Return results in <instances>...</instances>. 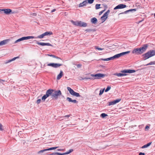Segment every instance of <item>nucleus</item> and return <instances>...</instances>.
<instances>
[{
  "mask_svg": "<svg viewBox=\"0 0 155 155\" xmlns=\"http://www.w3.org/2000/svg\"><path fill=\"white\" fill-rule=\"evenodd\" d=\"M145 51V44H144L143 46L139 48L134 49L132 51L133 54H141Z\"/></svg>",
  "mask_w": 155,
  "mask_h": 155,
  "instance_id": "nucleus-1",
  "label": "nucleus"
},
{
  "mask_svg": "<svg viewBox=\"0 0 155 155\" xmlns=\"http://www.w3.org/2000/svg\"><path fill=\"white\" fill-rule=\"evenodd\" d=\"M61 92L60 90H54V91L53 92L52 95H51V98L53 99L57 100L58 98V96L61 95Z\"/></svg>",
  "mask_w": 155,
  "mask_h": 155,
  "instance_id": "nucleus-2",
  "label": "nucleus"
},
{
  "mask_svg": "<svg viewBox=\"0 0 155 155\" xmlns=\"http://www.w3.org/2000/svg\"><path fill=\"white\" fill-rule=\"evenodd\" d=\"M67 89L69 91L70 93L72 95L76 97H80L81 96L79 93L75 92L73 89L69 87H67Z\"/></svg>",
  "mask_w": 155,
  "mask_h": 155,
  "instance_id": "nucleus-3",
  "label": "nucleus"
},
{
  "mask_svg": "<svg viewBox=\"0 0 155 155\" xmlns=\"http://www.w3.org/2000/svg\"><path fill=\"white\" fill-rule=\"evenodd\" d=\"M35 37L34 36H28L26 37H23L22 38H20L17 40H16L14 42L15 44L16 43L18 42L21 41H23L25 40H28L30 39L35 38Z\"/></svg>",
  "mask_w": 155,
  "mask_h": 155,
  "instance_id": "nucleus-4",
  "label": "nucleus"
},
{
  "mask_svg": "<svg viewBox=\"0 0 155 155\" xmlns=\"http://www.w3.org/2000/svg\"><path fill=\"white\" fill-rule=\"evenodd\" d=\"M91 76L94 77L95 79H100L101 78H104V77L106 76V75L103 74L98 73L95 74H91Z\"/></svg>",
  "mask_w": 155,
  "mask_h": 155,
  "instance_id": "nucleus-5",
  "label": "nucleus"
},
{
  "mask_svg": "<svg viewBox=\"0 0 155 155\" xmlns=\"http://www.w3.org/2000/svg\"><path fill=\"white\" fill-rule=\"evenodd\" d=\"M155 55V50H151L146 53V59Z\"/></svg>",
  "mask_w": 155,
  "mask_h": 155,
  "instance_id": "nucleus-6",
  "label": "nucleus"
},
{
  "mask_svg": "<svg viewBox=\"0 0 155 155\" xmlns=\"http://www.w3.org/2000/svg\"><path fill=\"white\" fill-rule=\"evenodd\" d=\"M135 71L134 70L131 69H125L121 71V72L122 73H132L135 72Z\"/></svg>",
  "mask_w": 155,
  "mask_h": 155,
  "instance_id": "nucleus-7",
  "label": "nucleus"
},
{
  "mask_svg": "<svg viewBox=\"0 0 155 155\" xmlns=\"http://www.w3.org/2000/svg\"><path fill=\"white\" fill-rule=\"evenodd\" d=\"M127 7L126 5L123 4H120L116 6L114 8V9L116 10L118 9H122L126 8Z\"/></svg>",
  "mask_w": 155,
  "mask_h": 155,
  "instance_id": "nucleus-8",
  "label": "nucleus"
},
{
  "mask_svg": "<svg viewBox=\"0 0 155 155\" xmlns=\"http://www.w3.org/2000/svg\"><path fill=\"white\" fill-rule=\"evenodd\" d=\"M54 91V90L51 89H49L48 90L46 93V94H47L48 97H49L50 96L52 95L53 92Z\"/></svg>",
  "mask_w": 155,
  "mask_h": 155,
  "instance_id": "nucleus-9",
  "label": "nucleus"
},
{
  "mask_svg": "<svg viewBox=\"0 0 155 155\" xmlns=\"http://www.w3.org/2000/svg\"><path fill=\"white\" fill-rule=\"evenodd\" d=\"M4 13L6 15L10 14L12 12L11 9L9 8H3V11Z\"/></svg>",
  "mask_w": 155,
  "mask_h": 155,
  "instance_id": "nucleus-10",
  "label": "nucleus"
},
{
  "mask_svg": "<svg viewBox=\"0 0 155 155\" xmlns=\"http://www.w3.org/2000/svg\"><path fill=\"white\" fill-rule=\"evenodd\" d=\"M38 45H41V46H43L45 45H47L49 46H52V45L49 43H45L43 42H38L36 43Z\"/></svg>",
  "mask_w": 155,
  "mask_h": 155,
  "instance_id": "nucleus-11",
  "label": "nucleus"
},
{
  "mask_svg": "<svg viewBox=\"0 0 155 155\" xmlns=\"http://www.w3.org/2000/svg\"><path fill=\"white\" fill-rule=\"evenodd\" d=\"M9 41V39H5L0 42V46L3 45L7 44Z\"/></svg>",
  "mask_w": 155,
  "mask_h": 155,
  "instance_id": "nucleus-12",
  "label": "nucleus"
},
{
  "mask_svg": "<svg viewBox=\"0 0 155 155\" xmlns=\"http://www.w3.org/2000/svg\"><path fill=\"white\" fill-rule=\"evenodd\" d=\"M66 100L69 102H72L74 103H77L78 102L76 100H72L71 98L69 97L67 98Z\"/></svg>",
  "mask_w": 155,
  "mask_h": 155,
  "instance_id": "nucleus-13",
  "label": "nucleus"
},
{
  "mask_svg": "<svg viewBox=\"0 0 155 155\" xmlns=\"http://www.w3.org/2000/svg\"><path fill=\"white\" fill-rule=\"evenodd\" d=\"M113 75L115 76H117L118 77H119L126 76L127 75V74H126L125 73H115L113 74Z\"/></svg>",
  "mask_w": 155,
  "mask_h": 155,
  "instance_id": "nucleus-14",
  "label": "nucleus"
},
{
  "mask_svg": "<svg viewBox=\"0 0 155 155\" xmlns=\"http://www.w3.org/2000/svg\"><path fill=\"white\" fill-rule=\"evenodd\" d=\"M87 4V1L85 0L84 1L80 3L78 5L79 7H82L84 6H86Z\"/></svg>",
  "mask_w": 155,
  "mask_h": 155,
  "instance_id": "nucleus-15",
  "label": "nucleus"
},
{
  "mask_svg": "<svg viewBox=\"0 0 155 155\" xmlns=\"http://www.w3.org/2000/svg\"><path fill=\"white\" fill-rule=\"evenodd\" d=\"M87 26V24L86 23L82 22L81 21H79V26L81 27H86Z\"/></svg>",
  "mask_w": 155,
  "mask_h": 155,
  "instance_id": "nucleus-16",
  "label": "nucleus"
},
{
  "mask_svg": "<svg viewBox=\"0 0 155 155\" xmlns=\"http://www.w3.org/2000/svg\"><path fill=\"white\" fill-rule=\"evenodd\" d=\"M18 58H19L18 57H15L11 59L6 60L5 61V63L7 64V63H9L15 60V59H16Z\"/></svg>",
  "mask_w": 155,
  "mask_h": 155,
  "instance_id": "nucleus-17",
  "label": "nucleus"
},
{
  "mask_svg": "<svg viewBox=\"0 0 155 155\" xmlns=\"http://www.w3.org/2000/svg\"><path fill=\"white\" fill-rule=\"evenodd\" d=\"M91 22L93 24H95L97 22V19L95 17H94V18H92L91 19Z\"/></svg>",
  "mask_w": 155,
  "mask_h": 155,
  "instance_id": "nucleus-18",
  "label": "nucleus"
},
{
  "mask_svg": "<svg viewBox=\"0 0 155 155\" xmlns=\"http://www.w3.org/2000/svg\"><path fill=\"white\" fill-rule=\"evenodd\" d=\"M63 72L62 71H61L60 73L58 75V76L57 77V80H59L62 77L63 75Z\"/></svg>",
  "mask_w": 155,
  "mask_h": 155,
  "instance_id": "nucleus-19",
  "label": "nucleus"
},
{
  "mask_svg": "<svg viewBox=\"0 0 155 155\" xmlns=\"http://www.w3.org/2000/svg\"><path fill=\"white\" fill-rule=\"evenodd\" d=\"M62 65V64L54 63L53 67L54 68H57Z\"/></svg>",
  "mask_w": 155,
  "mask_h": 155,
  "instance_id": "nucleus-20",
  "label": "nucleus"
},
{
  "mask_svg": "<svg viewBox=\"0 0 155 155\" xmlns=\"http://www.w3.org/2000/svg\"><path fill=\"white\" fill-rule=\"evenodd\" d=\"M113 60H114V59L113 57V56H112V57H110L108 58H105V59L102 58L101 59V60H103L104 61H108Z\"/></svg>",
  "mask_w": 155,
  "mask_h": 155,
  "instance_id": "nucleus-21",
  "label": "nucleus"
},
{
  "mask_svg": "<svg viewBox=\"0 0 155 155\" xmlns=\"http://www.w3.org/2000/svg\"><path fill=\"white\" fill-rule=\"evenodd\" d=\"M110 12V10H108L106 12H105L104 14V15L105 16H106V17H105V18H104V21H105L107 19V16L109 14V13Z\"/></svg>",
  "mask_w": 155,
  "mask_h": 155,
  "instance_id": "nucleus-22",
  "label": "nucleus"
},
{
  "mask_svg": "<svg viewBox=\"0 0 155 155\" xmlns=\"http://www.w3.org/2000/svg\"><path fill=\"white\" fill-rule=\"evenodd\" d=\"M130 52V51H127L124 52H123L122 53H120L119 54V56H120V57L123 56L125 54H128Z\"/></svg>",
  "mask_w": 155,
  "mask_h": 155,
  "instance_id": "nucleus-23",
  "label": "nucleus"
},
{
  "mask_svg": "<svg viewBox=\"0 0 155 155\" xmlns=\"http://www.w3.org/2000/svg\"><path fill=\"white\" fill-rule=\"evenodd\" d=\"M71 22L74 25L79 26V21H74L73 20H72Z\"/></svg>",
  "mask_w": 155,
  "mask_h": 155,
  "instance_id": "nucleus-24",
  "label": "nucleus"
},
{
  "mask_svg": "<svg viewBox=\"0 0 155 155\" xmlns=\"http://www.w3.org/2000/svg\"><path fill=\"white\" fill-rule=\"evenodd\" d=\"M45 36L47 35H50L53 34V33L51 31L48 32L47 31L44 33Z\"/></svg>",
  "mask_w": 155,
  "mask_h": 155,
  "instance_id": "nucleus-25",
  "label": "nucleus"
},
{
  "mask_svg": "<svg viewBox=\"0 0 155 155\" xmlns=\"http://www.w3.org/2000/svg\"><path fill=\"white\" fill-rule=\"evenodd\" d=\"M48 97L47 96V94H45L42 97V100L43 101H44L45 99Z\"/></svg>",
  "mask_w": 155,
  "mask_h": 155,
  "instance_id": "nucleus-26",
  "label": "nucleus"
},
{
  "mask_svg": "<svg viewBox=\"0 0 155 155\" xmlns=\"http://www.w3.org/2000/svg\"><path fill=\"white\" fill-rule=\"evenodd\" d=\"M73 151V149H70L68 151L64 153V155L68 154H69L70 153L72 152Z\"/></svg>",
  "mask_w": 155,
  "mask_h": 155,
  "instance_id": "nucleus-27",
  "label": "nucleus"
},
{
  "mask_svg": "<svg viewBox=\"0 0 155 155\" xmlns=\"http://www.w3.org/2000/svg\"><path fill=\"white\" fill-rule=\"evenodd\" d=\"M155 64V61H151L149 63H148L146 64V66L151 65H154Z\"/></svg>",
  "mask_w": 155,
  "mask_h": 155,
  "instance_id": "nucleus-28",
  "label": "nucleus"
},
{
  "mask_svg": "<svg viewBox=\"0 0 155 155\" xmlns=\"http://www.w3.org/2000/svg\"><path fill=\"white\" fill-rule=\"evenodd\" d=\"M113 57L114 59L116 58H119V57H120V56H119V54H118L113 56Z\"/></svg>",
  "mask_w": 155,
  "mask_h": 155,
  "instance_id": "nucleus-29",
  "label": "nucleus"
},
{
  "mask_svg": "<svg viewBox=\"0 0 155 155\" xmlns=\"http://www.w3.org/2000/svg\"><path fill=\"white\" fill-rule=\"evenodd\" d=\"M101 5V4H97L95 5V9H98L100 8H101V7L100 6Z\"/></svg>",
  "mask_w": 155,
  "mask_h": 155,
  "instance_id": "nucleus-30",
  "label": "nucleus"
},
{
  "mask_svg": "<svg viewBox=\"0 0 155 155\" xmlns=\"http://www.w3.org/2000/svg\"><path fill=\"white\" fill-rule=\"evenodd\" d=\"M121 101L120 99H117L114 101L115 104Z\"/></svg>",
  "mask_w": 155,
  "mask_h": 155,
  "instance_id": "nucleus-31",
  "label": "nucleus"
},
{
  "mask_svg": "<svg viewBox=\"0 0 155 155\" xmlns=\"http://www.w3.org/2000/svg\"><path fill=\"white\" fill-rule=\"evenodd\" d=\"M107 116L108 115L105 113H102L101 114V117L103 118Z\"/></svg>",
  "mask_w": 155,
  "mask_h": 155,
  "instance_id": "nucleus-32",
  "label": "nucleus"
},
{
  "mask_svg": "<svg viewBox=\"0 0 155 155\" xmlns=\"http://www.w3.org/2000/svg\"><path fill=\"white\" fill-rule=\"evenodd\" d=\"M45 36V35L44 34V33H43L42 34H41V35H39L37 37L38 38H39L41 39L43 38L44 36Z\"/></svg>",
  "mask_w": 155,
  "mask_h": 155,
  "instance_id": "nucleus-33",
  "label": "nucleus"
},
{
  "mask_svg": "<svg viewBox=\"0 0 155 155\" xmlns=\"http://www.w3.org/2000/svg\"><path fill=\"white\" fill-rule=\"evenodd\" d=\"M104 89H105L104 88L103 89H101L100 90V93L99 94V95L100 96L101 95L103 94V92H104Z\"/></svg>",
  "mask_w": 155,
  "mask_h": 155,
  "instance_id": "nucleus-34",
  "label": "nucleus"
},
{
  "mask_svg": "<svg viewBox=\"0 0 155 155\" xmlns=\"http://www.w3.org/2000/svg\"><path fill=\"white\" fill-rule=\"evenodd\" d=\"M114 104H114V101H112L109 102L108 103V106H110V105H114Z\"/></svg>",
  "mask_w": 155,
  "mask_h": 155,
  "instance_id": "nucleus-35",
  "label": "nucleus"
},
{
  "mask_svg": "<svg viewBox=\"0 0 155 155\" xmlns=\"http://www.w3.org/2000/svg\"><path fill=\"white\" fill-rule=\"evenodd\" d=\"M87 3L91 4L94 2V0H87Z\"/></svg>",
  "mask_w": 155,
  "mask_h": 155,
  "instance_id": "nucleus-36",
  "label": "nucleus"
},
{
  "mask_svg": "<svg viewBox=\"0 0 155 155\" xmlns=\"http://www.w3.org/2000/svg\"><path fill=\"white\" fill-rule=\"evenodd\" d=\"M111 88V87L110 86H108L107 87L106 89L105 90V92H107L109 91Z\"/></svg>",
  "mask_w": 155,
  "mask_h": 155,
  "instance_id": "nucleus-37",
  "label": "nucleus"
},
{
  "mask_svg": "<svg viewBox=\"0 0 155 155\" xmlns=\"http://www.w3.org/2000/svg\"><path fill=\"white\" fill-rule=\"evenodd\" d=\"M58 147H51V148H48L49 150L55 149H57Z\"/></svg>",
  "mask_w": 155,
  "mask_h": 155,
  "instance_id": "nucleus-38",
  "label": "nucleus"
},
{
  "mask_svg": "<svg viewBox=\"0 0 155 155\" xmlns=\"http://www.w3.org/2000/svg\"><path fill=\"white\" fill-rule=\"evenodd\" d=\"M56 154L57 155H64V153H61L59 152H56Z\"/></svg>",
  "mask_w": 155,
  "mask_h": 155,
  "instance_id": "nucleus-39",
  "label": "nucleus"
},
{
  "mask_svg": "<svg viewBox=\"0 0 155 155\" xmlns=\"http://www.w3.org/2000/svg\"><path fill=\"white\" fill-rule=\"evenodd\" d=\"M106 17V16H105V15H104H104H103L102 16H101V19L102 20H103V21H104V18H105V17Z\"/></svg>",
  "mask_w": 155,
  "mask_h": 155,
  "instance_id": "nucleus-40",
  "label": "nucleus"
},
{
  "mask_svg": "<svg viewBox=\"0 0 155 155\" xmlns=\"http://www.w3.org/2000/svg\"><path fill=\"white\" fill-rule=\"evenodd\" d=\"M95 48L96 49H97L98 50H103L104 49V48H99L98 46L96 47Z\"/></svg>",
  "mask_w": 155,
  "mask_h": 155,
  "instance_id": "nucleus-41",
  "label": "nucleus"
},
{
  "mask_svg": "<svg viewBox=\"0 0 155 155\" xmlns=\"http://www.w3.org/2000/svg\"><path fill=\"white\" fill-rule=\"evenodd\" d=\"M54 63H50L47 64L48 66H51L53 67Z\"/></svg>",
  "mask_w": 155,
  "mask_h": 155,
  "instance_id": "nucleus-42",
  "label": "nucleus"
},
{
  "mask_svg": "<svg viewBox=\"0 0 155 155\" xmlns=\"http://www.w3.org/2000/svg\"><path fill=\"white\" fill-rule=\"evenodd\" d=\"M129 12V11H128V10H127L124 12H122L121 13H120V14H127V13L128 12Z\"/></svg>",
  "mask_w": 155,
  "mask_h": 155,
  "instance_id": "nucleus-43",
  "label": "nucleus"
},
{
  "mask_svg": "<svg viewBox=\"0 0 155 155\" xmlns=\"http://www.w3.org/2000/svg\"><path fill=\"white\" fill-rule=\"evenodd\" d=\"M152 142H150L146 144V147L149 146L152 143Z\"/></svg>",
  "mask_w": 155,
  "mask_h": 155,
  "instance_id": "nucleus-44",
  "label": "nucleus"
},
{
  "mask_svg": "<svg viewBox=\"0 0 155 155\" xmlns=\"http://www.w3.org/2000/svg\"><path fill=\"white\" fill-rule=\"evenodd\" d=\"M76 66H77V68H79L81 67L82 65L80 64H76Z\"/></svg>",
  "mask_w": 155,
  "mask_h": 155,
  "instance_id": "nucleus-45",
  "label": "nucleus"
},
{
  "mask_svg": "<svg viewBox=\"0 0 155 155\" xmlns=\"http://www.w3.org/2000/svg\"><path fill=\"white\" fill-rule=\"evenodd\" d=\"M41 101V100L40 99H38L37 100L36 103L38 104L40 103Z\"/></svg>",
  "mask_w": 155,
  "mask_h": 155,
  "instance_id": "nucleus-46",
  "label": "nucleus"
},
{
  "mask_svg": "<svg viewBox=\"0 0 155 155\" xmlns=\"http://www.w3.org/2000/svg\"><path fill=\"white\" fill-rule=\"evenodd\" d=\"M48 55L50 57H52L54 58V57H55V56L54 55L48 54Z\"/></svg>",
  "mask_w": 155,
  "mask_h": 155,
  "instance_id": "nucleus-47",
  "label": "nucleus"
},
{
  "mask_svg": "<svg viewBox=\"0 0 155 155\" xmlns=\"http://www.w3.org/2000/svg\"><path fill=\"white\" fill-rule=\"evenodd\" d=\"M44 151L43 150H41L38 152V153L39 154L41 153L44 152Z\"/></svg>",
  "mask_w": 155,
  "mask_h": 155,
  "instance_id": "nucleus-48",
  "label": "nucleus"
},
{
  "mask_svg": "<svg viewBox=\"0 0 155 155\" xmlns=\"http://www.w3.org/2000/svg\"><path fill=\"white\" fill-rule=\"evenodd\" d=\"M105 11V9L104 10H103L101 11L100 12H99V15H101L102 13L104 11Z\"/></svg>",
  "mask_w": 155,
  "mask_h": 155,
  "instance_id": "nucleus-49",
  "label": "nucleus"
},
{
  "mask_svg": "<svg viewBox=\"0 0 155 155\" xmlns=\"http://www.w3.org/2000/svg\"><path fill=\"white\" fill-rule=\"evenodd\" d=\"M5 81L4 80H2L0 79V83H2L3 82H4Z\"/></svg>",
  "mask_w": 155,
  "mask_h": 155,
  "instance_id": "nucleus-50",
  "label": "nucleus"
},
{
  "mask_svg": "<svg viewBox=\"0 0 155 155\" xmlns=\"http://www.w3.org/2000/svg\"><path fill=\"white\" fill-rule=\"evenodd\" d=\"M139 155H145V153L142 152H140L139 153Z\"/></svg>",
  "mask_w": 155,
  "mask_h": 155,
  "instance_id": "nucleus-51",
  "label": "nucleus"
},
{
  "mask_svg": "<svg viewBox=\"0 0 155 155\" xmlns=\"http://www.w3.org/2000/svg\"><path fill=\"white\" fill-rule=\"evenodd\" d=\"M56 154V152L53 153L48 155H55Z\"/></svg>",
  "mask_w": 155,
  "mask_h": 155,
  "instance_id": "nucleus-52",
  "label": "nucleus"
},
{
  "mask_svg": "<svg viewBox=\"0 0 155 155\" xmlns=\"http://www.w3.org/2000/svg\"><path fill=\"white\" fill-rule=\"evenodd\" d=\"M143 60H145V54H143Z\"/></svg>",
  "mask_w": 155,
  "mask_h": 155,
  "instance_id": "nucleus-53",
  "label": "nucleus"
},
{
  "mask_svg": "<svg viewBox=\"0 0 155 155\" xmlns=\"http://www.w3.org/2000/svg\"><path fill=\"white\" fill-rule=\"evenodd\" d=\"M92 30L91 29H87L86 31H87L89 32V31H91Z\"/></svg>",
  "mask_w": 155,
  "mask_h": 155,
  "instance_id": "nucleus-54",
  "label": "nucleus"
},
{
  "mask_svg": "<svg viewBox=\"0 0 155 155\" xmlns=\"http://www.w3.org/2000/svg\"><path fill=\"white\" fill-rule=\"evenodd\" d=\"M2 125L1 124H0V130H2Z\"/></svg>",
  "mask_w": 155,
  "mask_h": 155,
  "instance_id": "nucleus-55",
  "label": "nucleus"
},
{
  "mask_svg": "<svg viewBox=\"0 0 155 155\" xmlns=\"http://www.w3.org/2000/svg\"><path fill=\"white\" fill-rule=\"evenodd\" d=\"M82 79L83 80H88V78L85 77V78H83Z\"/></svg>",
  "mask_w": 155,
  "mask_h": 155,
  "instance_id": "nucleus-56",
  "label": "nucleus"
},
{
  "mask_svg": "<svg viewBox=\"0 0 155 155\" xmlns=\"http://www.w3.org/2000/svg\"><path fill=\"white\" fill-rule=\"evenodd\" d=\"M56 10L55 9H53L51 11V12H55Z\"/></svg>",
  "mask_w": 155,
  "mask_h": 155,
  "instance_id": "nucleus-57",
  "label": "nucleus"
},
{
  "mask_svg": "<svg viewBox=\"0 0 155 155\" xmlns=\"http://www.w3.org/2000/svg\"><path fill=\"white\" fill-rule=\"evenodd\" d=\"M150 127L149 126H146V129H148Z\"/></svg>",
  "mask_w": 155,
  "mask_h": 155,
  "instance_id": "nucleus-58",
  "label": "nucleus"
},
{
  "mask_svg": "<svg viewBox=\"0 0 155 155\" xmlns=\"http://www.w3.org/2000/svg\"><path fill=\"white\" fill-rule=\"evenodd\" d=\"M44 151H47L49 150L48 148L43 149Z\"/></svg>",
  "mask_w": 155,
  "mask_h": 155,
  "instance_id": "nucleus-59",
  "label": "nucleus"
},
{
  "mask_svg": "<svg viewBox=\"0 0 155 155\" xmlns=\"http://www.w3.org/2000/svg\"><path fill=\"white\" fill-rule=\"evenodd\" d=\"M54 58H56L57 59H61V58L58 56H55V57H54Z\"/></svg>",
  "mask_w": 155,
  "mask_h": 155,
  "instance_id": "nucleus-60",
  "label": "nucleus"
},
{
  "mask_svg": "<svg viewBox=\"0 0 155 155\" xmlns=\"http://www.w3.org/2000/svg\"><path fill=\"white\" fill-rule=\"evenodd\" d=\"M63 150L61 149H58L57 150L58 151H61L62 150Z\"/></svg>",
  "mask_w": 155,
  "mask_h": 155,
  "instance_id": "nucleus-61",
  "label": "nucleus"
},
{
  "mask_svg": "<svg viewBox=\"0 0 155 155\" xmlns=\"http://www.w3.org/2000/svg\"><path fill=\"white\" fill-rule=\"evenodd\" d=\"M32 15L33 16H36V14L35 13H33Z\"/></svg>",
  "mask_w": 155,
  "mask_h": 155,
  "instance_id": "nucleus-62",
  "label": "nucleus"
},
{
  "mask_svg": "<svg viewBox=\"0 0 155 155\" xmlns=\"http://www.w3.org/2000/svg\"><path fill=\"white\" fill-rule=\"evenodd\" d=\"M142 148H145V144L142 147Z\"/></svg>",
  "mask_w": 155,
  "mask_h": 155,
  "instance_id": "nucleus-63",
  "label": "nucleus"
},
{
  "mask_svg": "<svg viewBox=\"0 0 155 155\" xmlns=\"http://www.w3.org/2000/svg\"><path fill=\"white\" fill-rule=\"evenodd\" d=\"M70 116V115H66L64 116L65 117H69Z\"/></svg>",
  "mask_w": 155,
  "mask_h": 155,
  "instance_id": "nucleus-64",
  "label": "nucleus"
}]
</instances>
